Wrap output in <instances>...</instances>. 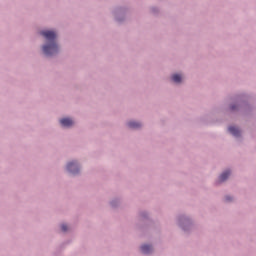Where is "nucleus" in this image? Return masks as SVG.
Returning <instances> with one entry per match:
<instances>
[{
  "instance_id": "nucleus-3",
  "label": "nucleus",
  "mask_w": 256,
  "mask_h": 256,
  "mask_svg": "<svg viewBox=\"0 0 256 256\" xmlns=\"http://www.w3.org/2000/svg\"><path fill=\"white\" fill-rule=\"evenodd\" d=\"M60 125H62V127H72L73 121L71 118H62L60 119Z\"/></svg>"
},
{
  "instance_id": "nucleus-6",
  "label": "nucleus",
  "mask_w": 256,
  "mask_h": 256,
  "mask_svg": "<svg viewBox=\"0 0 256 256\" xmlns=\"http://www.w3.org/2000/svg\"><path fill=\"white\" fill-rule=\"evenodd\" d=\"M141 251L142 253H144V255H149V253L153 251V247H151L150 245H143L141 246Z\"/></svg>"
},
{
  "instance_id": "nucleus-9",
  "label": "nucleus",
  "mask_w": 256,
  "mask_h": 256,
  "mask_svg": "<svg viewBox=\"0 0 256 256\" xmlns=\"http://www.w3.org/2000/svg\"><path fill=\"white\" fill-rule=\"evenodd\" d=\"M61 229H62L63 232L67 231V225L62 224L61 225Z\"/></svg>"
},
{
  "instance_id": "nucleus-4",
  "label": "nucleus",
  "mask_w": 256,
  "mask_h": 256,
  "mask_svg": "<svg viewBox=\"0 0 256 256\" xmlns=\"http://www.w3.org/2000/svg\"><path fill=\"white\" fill-rule=\"evenodd\" d=\"M228 131H230V133H231L232 135H234V137H239V135H241V131L238 130V128H236V127H234V126H230V127L228 128Z\"/></svg>"
},
{
  "instance_id": "nucleus-8",
  "label": "nucleus",
  "mask_w": 256,
  "mask_h": 256,
  "mask_svg": "<svg viewBox=\"0 0 256 256\" xmlns=\"http://www.w3.org/2000/svg\"><path fill=\"white\" fill-rule=\"evenodd\" d=\"M182 77L179 74H174L172 75V81H174V83H181Z\"/></svg>"
},
{
  "instance_id": "nucleus-11",
  "label": "nucleus",
  "mask_w": 256,
  "mask_h": 256,
  "mask_svg": "<svg viewBox=\"0 0 256 256\" xmlns=\"http://www.w3.org/2000/svg\"><path fill=\"white\" fill-rule=\"evenodd\" d=\"M232 111L235 110V106H231Z\"/></svg>"
},
{
  "instance_id": "nucleus-7",
  "label": "nucleus",
  "mask_w": 256,
  "mask_h": 256,
  "mask_svg": "<svg viewBox=\"0 0 256 256\" xmlns=\"http://www.w3.org/2000/svg\"><path fill=\"white\" fill-rule=\"evenodd\" d=\"M128 126L130 127V129H139V127H141V123H139V122H129Z\"/></svg>"
},
{
  "instance_id": "nucleus-5",
  "label": "nucleus",
  "mask_w": 256,
  "mask_h": 256,
  "mask_svg": "<svg viewBox=\"0 0 256 256\" xmlns=\"http://www.w3.org/2000/svg\"><path fill=\"white\" fill-rule=\"evenodd\" d=\"M231 175L230 171L223 172L219 177V182L223 183V181H227L229 179V176Z\"/></svg>"
},
{
  "instance_id": "nucleus-2",
  "label": "nucleus",
  "mask_w": 256,
  "mask_h": 256,
  "mask_svg": "<svg viewBox=\"0 0 256 256\" xmlns=\"http://www.w3.org/2000/svg\"><path fill=\"white\" fill-rule=\"evenodd\" d=\"M67 169L68 171H70V173H79V165H77V162H70L67 165Z\"/></svg>"
},
{
  "instance_id": "nucleus-10",
  "label": "nucleus",
  "mask_w": 256,
  "mask_h": 256,
  "mask_svg": "<svg viewBox=\"0 0 256 256\" xmlns=\"http://www.w3.org/2000/svg\"><path fill=\"white\" fill-rule=\"evenodd\" d=\"M226 201H231V197L226 196Z\"/></svg>"
},
{
  "instance_id": "nucleus-1",
  "label": "nucleus",
  "mask_w": 256,
  "mask_h": 256,
  "mask_svg": "<svg viewBox=\"0 0 256 256\" xmlns=\"http://www.w3.org/2000/svg\"><path fill=\"white\" fill-rule=\"evenodd\" d=\"M40 35L50 42L42 47L43 53L48 57L57 54L59 52V46H57V43L55 42L57 39V33H55V31L46 30L40 32Z\"/></svg>"
}]
</instances>
